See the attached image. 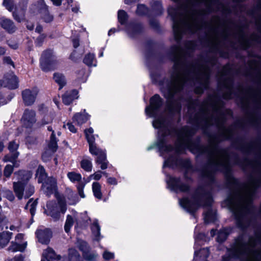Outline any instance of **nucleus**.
<instances>
[{"label": "nucleus", "mask_w": 261, "mask_h": 261, "mask_svg": "<svg viewBox=\"0 0 261 261\" xmlns=\"http://www.w3.org/2000/svg\"><path fill=\"white\" fill-rule=\"evenodd\" d=\"M162 104L161 98L155 95L150 99V105L145 108L146 115L154 117L153 127L158 129L159 139L156 146L160 155L164 159L163 167H174L179 162L177 159L180 149L185 146L186 138L184 135L173 130L168 125L164 115H160L159 109Z\"/></svg>", "instance_id": "obj_1"}, {"label": "nucleus", "mask_w": 261, "mask_h": 261, "mask_svg": "<svg viewBox=\"0 0 261 261\" xmlns=\"http://www.w3.org/2000/svg\"><path fill=\"white\" fill-rule=\"evenodd\" d=\"M17 181L13 183V191L16 196L19 200L22 198H28L32 196L35 191L34 186L28 183L32 177V174L28 171L21 170L15 172Z\"/></svg>", "instance_id": "obj_2"}, {"label": "nucleus", "mask_w": 261, "mask_h": 261, "mask_svg": "<svg viewBox=\"0 0 261 261\" xmlns=\"http://www.w3.org/2000/svg\"><path fill=\"white\" fill-rule=\"evenodd\" d=\"M251 192L239 193L228 197L225 202L236 217L242 215L249 208L251 205Z\"/></svg>", "instance_id": "obj_3"}, {"label": "nucleus", "mask_w": 261, "mask_h": 261, "mask_svg": "<svg viewBox=\"0 0 261 261\" xmlns=\"http://www.w3.org/2000/svg\"><path fill=\"white\" fill-rule=\"evenodd\" d=\"M207 198V199L204 205L209 206L212 203V199L210 197H207L205 195H196L193 197L191 200L184 198L179 200V204L186 211L192 214L201 205V202L205 201Z\"/></svg>", "instance_id": "obj_4"}, {"label": "nucleus", "mask_w": 261, "mask_h": 261, "mask_svg": "<svg viewBox=\"0 0 261 261\" xmlns=\"http://www.w3.org/2000/svg\"><path fill=\"white\" fill-rule=\"evenodd\" d=\"M36 177L38 179V182H43L42 190L46 194L50 195L56 192L57 190V181L55 178L49 177L44 182L43 181L46 178V174L44 168L39 166L37 169Z\"/></svg>", "instance_id": "obj_5"}, {"label": "nucleus", "mask_w": 261, "mask_h": 261, "mask_svg": "<svg viewBox=\"0 0 261 261\" xmlns=\"http://www.w3.org/2000/svg\"><path fill=\"white\" fill-rule=\"evenodd\" d=\"M173 24V29L176 37H178L185 29H188L191 31L197 30V22L195 20L189 19L185 18H180L179 20H176L172 17Z\"/></svg>", "instance_id": "obj_6"}, {"label": "nucleus", "mask_w": 261, "mask_h": 261, "mask_svg": "<svg viewBox=\"0 0 261 261\" xmlns=\"http://www.w3.org/2000/svg\"><path fill=\"white\" fill-rule=\"evenodd\" d=\"M47 209L45 213L50 216L54 221L59 220L61 214H64L66 211V203L62 200L59 201L58 203L55 202L49 201L47 203Z\"/></svg>", "instance_id": "obj_7"}, {"label": "nucleus", "mask_w": 261, "mask_h": 261, "mask_svg": "<svg viewBox=\"0 0 261 261\" xmlns=\"http://www.w3.org/2000/svg\"><path fill=\"white\" fill-rule=\"evenodd\" d=\"M67 177L72 183L77 184L76 188L79 196L82 198H85L86 196L84 190L86 185V178H83L81 173L75 171L68 172L67 174Z\"/></svg>", "instance_id": "obj_8"}, {"label": "nucleus", "mask_w": 261, "mask_h": 261, "mask_svg": "<svg viewBox=\"0 0 261 261\" xmlns=\"http://www.w3.org/2000/svg\"><path fill=\"white\" fill-rule=\"evenodd\" d=\"M89 147V152L93 155L96 156L95 160V163L100 165V168L105 170L108 168V161L107 160L106 151L97 147L96 144Z\"/></svg>", "instance_id": "obj_9"}, {"label": "nucleus", "mask_w": 261, "mask_h": 261, "mask_svg": "<svg viewBox=\"0 0 261 261\" xmlns=\"http://www.w3.org/2000/svg\"><path fill=\"white\" fill-rule=\"evenodd\" d=\"M18 147V144L15 141L10 142L8 145V149L10 151V154L5 155L3 159V161L5 162H10L13 164L14 166L18 167L19 165V161L17 160L19 154V152L17 151Z\"/></svg>", "instance_id": "obj_10"}, {"label": "nucleus", "mask_w": 261, "mask_h": 261, "mask_svg": "<svg viewBox=\"0 0 261 261\" xmlns=\"http://www.w3.org/2000/svg\"><path fill=\"white\" fill-rule=\"evenodd\" d=\"M55 60L51 50H46L43 53L40 59V66L44 71L52 69Z\"/></svg>", "instance_id": "obj_11"}, {"label": "nucleus", "mask_w": 261, "mask_h": 261, "mask_svg": "<svg viewBox=\"0 0 261 261\" xmlns=\"http://www.w3.org/2000/svg\"><path fill=\"white\" fill-rule=\"evenodd\" d=\"M166 180L168 188L171 190L176 192H186L189 189V186L181 183L178 178L167 176Z\"/></svg>", "instance_id": "obj_12"}, {"label": "nucleus", "mask_w": 261, "mask_h": 261, "mask_svg": "<svg viewBox=\"0 0 261 261\" xmlns=\"http://www.w3.org/2000/svg\"><path fill=\"white\" fill-rule=\"evenodd\" d=\"M38 92V89L36 87L24 90L22 92V97L24 104L27 106L33 104Z\"/></svg>", "instance_id": "obj_13"}, {"label": "nucleus", "mask_w": 261, "mask_h": 261, "mask_svg": "<svg viewBox=\"0 0 261 261\" xmlns=\"http://www.w3.org/2000/svg\"><path fill=\"white\" fill-rule=\"evenodd\" d=\"M4 86L9 89H14L18 86V80L17 76L13 73H8L0 81V87Z\"/></svg>", "instance_id": "obj_14"}, {"label": "nucleus", "mask_w": 261, "mask_h": 261, "mask_svg": "<svg viewBox=\"0 0 261 261\" xmlns=\"http://www.w3.org/2000/svg\"><path fill=\"white\" fill-rule=\"evenodd\" d=\"M36 122L35 112L32 110H25L21 118L23 126L25 128H31Z\"/></svg>", "instance_id": "obj_15"}, {"label": "nucleus", "mask_w": 261, "mask_h": 261, "mask_svg": "<svg viewBox=\"0 0 261 261\" xmlns=\"http://www.w3.org/2000/svg\"><path fill=\"white\" fill-rule=\"evenodd\" d=\"M86 216V213L78 214L74 211H72V215H68L66 220L64 229L66 232H68L72 227L73 223V219H74L77 223H80L83 221H86V219L84 218L82 216Z\"/></svg>", "instance_id": "obj_16"}, {"label": "nucleus", "mask_w": 261, "mask_h": 261, "mask_svg": "<svg viewBox=\"0 0 261 261\" xmlns=\"http://www.w3.org/2000/svg\"><path fill=\"white\" fill-rule=\"evenodd\" d=\"M78 247L83 253V257L86 261H95L98 255L96 252L89 251L87 243L83 241L78 242Z\"/></svg>", "instance_id": "obj_17"}, {"label": "nucleus", "mask_w": 261, "mask_h": 261, "mask_svg": "<svg viewBox=\"0 0 261 261\" xmlns=\"http://www.w3.org/2000/svg\"><path fill=\"white\" fill-rule=\"evenodd\" d=\"M57 143L55 138L54 132H53L50 136V142L48 145V148L43 153L42 159L46 162L57 149Z\"/></svg>", "instance_id": "obj_18"}, {"label": "nucleus", "mask_w": 261, "mask_h": 261, "mask_svg": "<svg viewBox=\"0 0 261 261\" xmlns=\"http://www.w3.org/2000/svg\"><path fill=\"white\" fill-rule=\"evenodd\" d=\"M248 254V252L244 250V247H241L237 249H229L227 250V254L224 256L222 261H232L235 257H239L242 254Z\"/></svg>", "instance_id": "obj_19"}, {"label": "nucleus", "mask_w": 261, "mask_h": 261, "mask_svg": "<svg viewBox=\"0 0 261 261\" xmlns=\"http://www.w3.org/2000/svg\"><path fill=\"white\" fill-rule=\"evenodd\" d=\"M36 235L39 241L42 244H47L51 236V232L49 229H38Z\"/></svg>", "instance_id": "obj_20"}, {"label": "nucleus", "mask_w": 261, "mask_h": 261, "mask_svg": "<svg viewBox=\"0 0 261 261\" xmlns=\"http://www.w3.org/2000/svg\"><path fill=\"white\" fill-rule=\"evenodd\" d=\"M79 97V92L76 90L67 91L62 97L63 102L65 105L70 104L74 99Z\"/></svg>", "instance_id": "obj_21"}, {"label": "nucleus", "mask_w": 261, "mask_h": 261, "mask_svg": "<svg viewBox=\"0 0 261 261\" xmlns=\"http://www.w3.org/2000/svg\"><path fill=\"white\" fill-rule=\"evenodd\" d=\"M89 118L90 116L84 110L82 112L76 113L72 118V121L77 125H81L86 122Z\"/></svg>", "instance_id": "obj_22"}, {"label": "nucleus", "mask_w": 261, "mask_h": 261, "mask_svg": "<svg viewBox=\"0 0 261 261\" xmlns=\"http://www.w3.org/2000/svg\"><path fill=\"white\" fill-rule=\"evenodd\" d=\"M42 256L47 261H59L61 259L60 256L57 255L54 251L50 248L44 250Z\"/></svg>", "instance_id": "obj_23"}, {"label": "nucleus", "mask_w": 261, "mask_h": 261, "mask_svg": "<svg viewBox=\"0 0 261 261\" xmlns=\"http://www.w3.org/2000/svg\"><path fill=\"white\" fill-rule=\"evenodd\" d=\"M13 233L8 231L0 233V248L5 247L11 239Z\"/></svg>", "instance_id": "obj_24"}, {"label": "nucleus", "mask_w": 261, "mask_h": 261, "mask_svg": "<svg viewBox=\"0 0 261 261\" xmlns=\"http://www.w3.org/2000/svg\"><path fill=\"white\" fill-rule=\"evenodd\" d=\"M27 245V242H23L21 244L17 241L12 242L10 246L9 247V251L14 252L16 251H23Z\"/></svg>", "instance_id": "obj_25"}, {"label": "nucleus", "mask_w": 261, "mask_h": 261, "mask_svg": "<svg viewBox=\"0 0 261 261\" xmlns=\"http://www.w3.org/2000/svg\"><path fill=\"white\" fill-rule=\"evenodd\" d=\"M0 24L4 29L10 33H13L15 30V27L13 23L9 19L4 18H1Z\"/></svg>", "instance_id": "obj_26"}, {"label": "nucleus", "mask_w": 261, "mask_h": 261, "mask_svg": "<svg viewBox=\"0 0 261 261\" xmlns=\"http://www.w3.org/2000/svg\"><path fill=\"white\" fill-rule=\"evenodd\" d=\"M86 140L89 144V146L95 144V137L94 135V130L92 127H89L84 130Z\"/></svg>", "instance_id": "obj_27"}, {"label": "nucleus", "mask_w": 261, "mask_h": 261, "mask_svg": "<svg viewBox=\"0 0 261 261\" xmlns=\"http://www.w3.org/2000/svg\"><path fill=\"white\" fill-rule=\"evenodd\" d=\"M92 189L94 197L101 199L102 196L101 185L97 181H94L92 185Z\"/></svg>", "instance_id": "obj_28"}, {"label": "nucleus", "mask_w": 261, "mask_h": 261, "mask_svg": "<svg viewBox=\"0 0 261 261\" xmlns=\"http://www.w3.org/2000/svg\"><path fill=\"white\" fill-rule=\"evenodd\" d=\"M102 175H105L107 177V173L105 172L101 171L100 170L95 172L93 174L90 175L88 177L86 178V184L89 183L91 180H99L102 177Z\"/></svg>", "instance_id": "obj_29"}, {"label": "nucleus", "mask_w": 261, "mask_h": 261, "mask_svg": "<svg viewBox=\"0 0 261 261\" xmlns=\"http://www.w3.org/2000/svg\"><path fill=\"white\" fill-rule=\"evenodd\" d=\"M81 168L87 172H91L92 170V163L89 158H84L81 162Z\"/></svg>", "instance_id": "obj_30"}, {"label": "nucleus", "mask_w": 261, "mask_h": 261, "mask_svg": "<svg viewBox=\"0 0 261 261\" xmlns=\"http://www.w3.org/2000/svg\"><path fill=\"white\" fill-rule=\"evenodd\" d=\"M54 80L59 85L60 89L62 88L66 84L65 76L60 73H54Z\"/></svg>", "instance_id": "obj_31"}, {"label": "nucleus", "mask_w": 261, "mask_h": 261, "mask_svg": "<svg viewBox=\"0 0 261 261\" xmlns=\"http://www.w3.org/2000/svg\"><path fill=\"white\" fill-rule=\"evenodd\" d=\"M91 229L92 234L94 237V239L96 241H99L101 239V236L100 234V227L97 221L93 222Z\"/></svg>", "instance_id": "obj_32"}, {"label": "nucleus", "mask_w": 261, "mask_h": 261, "mask_svg": "<svg viewBox=\"0 0 261 261\" xmlns=\"http://www.w3.org/2000/svg\"><path fill=\"white\" fill-rule=\"evenodd\" d=\"M85 64L89 66H96V60L95 58L94 55L93 54H88L86 55L84 59Z\"/></svg>", "instance_id": "obj_33"}, {"label": "nucleus", "mask_w": 261, "mask_h": 261, "mask_svg": "<svg viewBox=\"0 0 261 261\" xmlns=\"http://www.w3.org/2000/svg\"><path fill=\"white\" fill-rule=\"evenodd\" d=\"M216 219V213L212 208L208 207L207 212L204 213V219L205 222L214 221Z\"/></svg>", "instance_id": "obj_34"}, {"label": "nucleus", "mask_w": 261, "mask_h": 261, "mask_svg": "<svg viewBox=\"0 0 261 261\" xmlns=\"http://www.w3.org/2000/svg\"><path fill=\"white\" fill-rule=\"evenodd\" d=\"M230 232V229L224 228L221 230L218 233L217 241L218 242H222L225 241Z\"/></svg>", "instance_id": "obj_35"}, {"label": "nucleus", "mask_w": 261, "mask_h": 261, "mask_svg": "<svg viewBox=\"0 0 261 261\" xmlns=\"http://www.w3.org/2000/svg\"><path fill=\"white\" fill-rule=\"evenodd\" d=\"M37 204V200L30 199L25 205V209H29L31 215L33 216L35 215L36 207Z\"/></svg>", "instance_id": "obj_36"}, {"label": "nucleus", "mask_w": 261, "mask_h": 261, "mask_svg": "<svg viewBox=\"0 0 261 261\" xmlns=\"http://www.w3.org/2000/svg\"><path fill=\"white\" fill-rule=\"evenodd\" d=\"M139 31L138 26L129 24L126 27L125 32L129 37H133L134 35Z\"/></svg>", "instance_id": "obj_37"}, {"label": "nucleus", "mask_w": 261, "mask_h": 261, "mask_svg": "<svg viewBox=\"0 0 261 261\" xmlns=\"http://www.w3.org/2000/svg\"><path fill=\"white\" fill-rule=\"evenodd\" d=\"M69 191L70 195L68 197L67 202L70 205L75 204L79 201V198L71 190Z\"/></svg>", "instance_id": "obj_38"}, {"label": "nucleus", "mask_w": 261, "mask_h": 261, "mask_svg": "<svg viewBox=\"0 0 261 261\" xmlns=\"http://www.w3.org/2000/svg\"><path fill=\"white\" fill-rule=\"evenodd\" d=\"M80 255L77 251L73 248H70L68 251V257L70 261H76ZM64 261H67L64 259Z\"/></svg>", "instance_id": "obj_39"}, {"label": "nucleus", "mask_w": 261, "mask_h": 261, "mask_svg": "<svg viewBox=\"0 0 261 261\" xmlns=\"http://www.w3.org/2000/svg\"><path fill=\"white\" fill-rule=\"evenodd\" d=\"M127 19V15L126 13L123 10H119L118 12V19L119 22L123 24L126 22Z\"/></svg>", "instance_id": "obj_40"}, {"label": "nucleus", "mask_w": 261, "mask_h": 261, "mask_svg": "<svg viewBox=\"0 0 261 261\" xmlns=\"http://www.w3.org/2000/svg\"><path fill=\"white\" fill-rule=\"evenodd\" d=\"M13 16L15 19L17 21L20 22L24 19V10H22L19 11L18 8H17L14 12H13Z\"/></svg>", "instance_id": "obj_41"}, {"label": "nucleus", "mask_w": 261, "mask_h": 261, "mask_svg": "<svg viewBox=\"0 0 261 261\" xmlns=\"http://www.w3.org/2000/svg\"><path fill=\"white\" fill-rule=\"evenodd\" d=\"M102 258L105 260H110L113 259L115 257V253L111 252L107 249H105L102 254Z\"/></svg>", "instance_id": "obj_42"}, {"label": "nucleus", "mask_w": 261, "mask_h": 261, "mask_svg": "<svg viewBox=\"0 0 261 261\" xmlns=\"http://www.w3.org/2000/svg\"><path fill=\"white\" fill-rule=\"evenodd\" d=\"M14 167H16L15 166L11 165H7L4 168V175L6 177L9 178L10 177L11 174L12 173Z\"/></svg>", "instance_id": "obj_43"}, {"label": "nucleus", "mask_w": 261, "mask_h": 261, "mask_svg": "<svg viewBox=\"0 0 261 261\" xmlns=\"http://www.w3.org/2000/svg\"><path fill=\"white\" fill-rule=\"evenodd\" d=\"M87 79V75L85 73V71L83 70L80 71L77 74V81L79 83L86 82Z\"/></svg>", "instance_id": "obj_44"}, {"label": "nucleus", "mask_w": 261, "mask_h": 261, "mask_svg": "<svg viewBox=\"0 0 261 261\" xmlns=\"http://www.w3.org/2000/svg\"><path fill=\"white\" fill-rule=\"evenodd\" d=\"M35 8V10L38 11L39 9H44L46 10L47 8L46 5L44 4L43 0H40L38 3V6L37 7L35 5L32 6L31 10Z\"/></svg>", "instance_id": "obj_45"}, {"label": "nucleus", "mask_w": 261, "mask_h": 261, "mask_svg": "<svg viewBox=\"0 0 261 261\" xmlns=\"http://www.w3.org/2000/svg\"><path fill=\"white\" fill-rule=\"evenodd\" d=\"M147 12V9L145 7V6L143 5H139L138 6L137 10V13L138 15H143L145 14Z\"/></svg>", "instance_id": "obj_46"}, {"label": "nucleus", "mask_w": 261, "mask_h": 261, "mask_svg": "<svg viewBox=\"0 0 261 261\" xmlns=\"http://www.w3.org/2000/svg\"><path fill=\"white\" fill-rule=\"evenodd\" d=\"M3 5L10 11H11L13 9V5L12 0H4Z\"/></svg>", "instance_id": "obj_47"}, {"label": "nucleus", "mask_w": 261, "mask_h": 261, "mask_svg": "<svg viewBox=\"0 0 261 261\" xmlns=\"http://www.w3.org/2000/svg\"><path fill=\"white\" fill-rule=\"evenodd\" d=\"M177 86L176 87H175V89H174V90H169V96H168V98H169L170 97H171L173 96V94L176 91H178V90L180 89V87L181 86V84H182V82L181 81H179V79H177Z\"/></svg>", "instance_id": "obj_48"}, {"label": "nucleus", "mask_w": 261, "mask_h": 261, "mask_svg": "<svg viewBox=\"0 0 261 261\" xmlns=\"http://www.w3.org/2000/svg\"><path fill=\"white\" fill-rule=\"evenodd\" d=\"M5 195L6 198L10 201H13L15 199L14 194L10 190L6 191Z\"/></svg>", "instance_id": "obj_49"}, {"label": "nucleus", "mask_w": 261, "mask_h": 261, "mask_svg": "<svg viewBox=\"0 0 261 261\" xmlns=\"http://www.w3.org/2000/svg\"><path fill=\"white\" fill-rule=\"evenodd\" d=\"M8 222V220L5 217L0 216V229H3L4 226Z\"/></svg>", "instance_id": "obj_50"}, {"label": "nucleus", "mask_w": 261, "mask_h": 261, "mask_svg": "<svg viewBox=\"0 0 261 261\" xmlns=\"http://www.w3.org/2000/svg\"><path fill=\"white\" fill-rule=\"evenodd\" d=\"M43 19L46 22H50L53 20V16L46 12L43 16Z\"/></svg>", "instance_id": "obj_51"}, {"label": "nucleus", "mask_w": 261, "mask_h": 261, "mask_svg": "<svg viewBox=\"0 0 261 261\" xmlns=\"http://www.w3.org/2000/svg\"><path fill=\"white\" fill-rule=\"evenodd\" d=\"M108 184L112 185H117L118 184L117 180L116 178L113 177H109L107 178Z\"/></svg>", "instance_id": "obj_52"}, {"label": "nucleus", "mask_w": 261, "mask_h": 261, "mask_svg": "<svg viewBox=\"0 0 261 261\" xmlns=\"http://www.w3.org/2000/svg\"><path fill=\"white\" fill-rule=\"evenodd\" d=\"M66 127H67L68 129L72 133H75L76 132V129L71 123H67Z\"/></svg>", "instance_id": "obj_53"}, {"label": "nucleus", "mask_w": 261, "mask_h": 261, "mask_svg": "<svg viewBox=\"0 0 261 261\" xmlns=\"http://www.w3.org/2000/svg\"><path fill=\"white\" fill-rule=\"evenodd\" d=\"M23 234L22 233H19L15 237V241H17V242L21 244L22 242H24L23 241Z\"/></svg>", "instance_id": "obj_54"}, {"label": "nucleus", "mask_w": 261, "mask_h": 261, "mask_svg": "<svg viewBox=\"0 0 261 261\" xmlns=\"http://www.w3.org/2000/svg\"><path fill=\"white\" fill-rule=\"evenodd\" d=\"M51 120H52L50 118H48L47 117H45L42 121V125L46 124L49 123L50 122H51Z\"/></svg>", "instance_id": "obj_55"}, {"label": "nucleus", "mask_w": 261, "mask_h": 261, "mask_svg": "<svg viewBox=\"0 0 261 261\" xmlns=\"http://www.w3.org/2000/svg\"><path fill=\"white\" fill-rule=\"evenodd\" d=\"M53 4L57 6H59L61 5L62 0H50Z\"/></svg>", "instance_id": "obj_56"}, {"label": "nucleus", "mask_w": 261, "mask_h": 261, "mask_svg": "<svg viewBox=\"0 0 261 261\" xmlns=\"http://www.w3.org/2000/svg\"><path fill=\"white\" fill-rule=\"evenodd\" d=\"M9 261H24V260L21 256H15L14 258L11 259Z\"/></svg>", "instance_id": "obj_57"}, {"label": "nucleus", "mask_w": 261, "mask_h": 261, "mask_svg": "<svg viewBox=\"0 0 261 261\" xmlns=\"http://www.w3.org/2000/svg\"><path fill=\"white\" fill-rule=\"evenodd\" d=\"M71 10L72 12L77 13L79 10V6L75 5V6L72 7Z\"/></svg>", "instance_id": "obj_58"}, {"label": "nucleus", "mask_w": 261, "mask_h": 261, "mask_svg": "<svg viewBox=\"0 0 261 261\" xmlns=\"http://www.w3.org/2000/svg\"><path fill=\"white\" fill-rule=\"evenodd\" d=\"M7 101L4 99L2 95L0 94V106L7 103Z\"/></svg>", "instance_id": "obj_59"}, {"label": "nucleus", "mask_w": 261, "mask_h": 261, "mask_svg": "<svg viewBox=\"0 0 261 261\" xmlns=\"http://www.w3.org/2000/svg\"><path fill=\"white\" fill-rule=\"evenodd\" d=\"M72 42H73V46L75 48L77 47L79 45V39H73Z\"/></svg>", "instance_id": "obj_60"}, {"label": "nucleus", "mask_w": 261, "mask_h": 261, "mask_svg": "<svg viewBox=\"0 0 261 261\" xmlns=\"http://www.w3.org/2000/svg\"><path fill=\"white\" fill-rule=\"evenodd\" d=\"M4 62L8 64H12L13 62L12 61L11 59L9 57H6L4 59Z\"/></svg>", "instance_id": "obj_61"}, {"label": "nucleus", "mask_w": 261, "mask_h": 261, "mask_svg": "<svg viewBox=\"0 0 261 261\" xmlns=\"http://www.w3.org/2000/svg\"><path fill=\"white\" fill-rule=\"evenodd\" d=\"M45 36L44 35H40L37 39V43L39 44L41 42V41L44 39Z\"/></svg>", "instance_id": "obj_62"}, {"label": "nucleus", "mask_w": 261, "mask_h": 261, "mask_svg": "<svg viewBox=\"0 0 261 261\" xmlns=\"http://www.w3.org/2000/svg\"><path fill=\"white\" fill-rule=\"evenodd\" d=\"M10 229L11 230H13V231H15V230H17L18 231V227L14 226V225H11L10 226V227H9Z\"/></svg>", "instance_id": "obj_63"}, {"label": "nucleus", "mask_w": 261, "mask_h": 261, "mask_svg": "<svg viewBox=\"0 0 261 261\" xmlns=\"http://www.w3.org/2000/svg\"><path fill=\"white\" fill-rule=\"evenodd\" d=\"M116 31V30L115 29H112L109 31L108 35L110 36L112 34L114 33Z\"/></svg>", "instance_id": "obj_64"}]
</instances>
